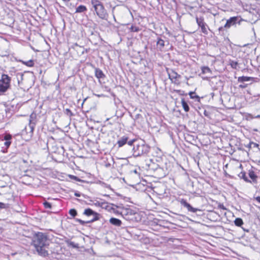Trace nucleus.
<instances>
[{"mask_svg":"<svg viewBox=\"0 0 260 260\" xmlns=\"http://www.w3.org/2000/svg\"><path fill=\"white\" fill-rule=\"evenodd\" d=\"M92 4L99 17L103 19H106L108 14L102 3L99 0H92Z\"/></svg>","mask_w":260,"mask_h":260,"instance_id":"3","label":"nucleus"},{"mask_svg":"<svg viewBox=\"0 0 260 260\" xmlns=\"http://www.w3.org/2000/svg\"><path fill=\"white\" fill-rule=\"evenodd\" d=\"M96 219L95 217H94L93 219L90 220V221H93L95 220Z\"/></svg>","mask_w":260,"mask_h":260,"instance_id":"41","label":"nucleus"},{"mask_svg":"<svg viewBox=\"0 0 260 260\" xmlns=\"http://www.w3.org/2000/svg\"><path fill=\"white\" fill-rule=\"evenodd\" d=\"M2 229L1 228H0V232H2Z\"/></svg>","mask_w":260,"mask_h":260,"instance_id":"45","label":"nucleus"},{"mask_svg":"<svg viewBox=\"0 0 260 260\" xmlns=\"http://www.w3.org/2000/svg\"><path fill=\"white\" fill-rule=\"evenodd\" d=\"M135 212H127V213H129L130 215H134L135 214Z\"/></svg>","mask_w":260,"mask_h":260,"instance_id":"39","label":"nucleus"},{"mask_svg":"<svg viewBox=\"0 0 260 260\" xmlns=\"http://www.w3.org/2000/svg\"><path fill=\"white\" fill-rule=\"evenodd\" d=\"M156 45L159 50H162L165 46V41L161 39H158L157 41Z\"/></svg>","mask_w":260,"mask_h":260,"instance_id":"11","label":"nucleus"},{"mask_svg":"<svg viewBox=\"0 0 260 260\" xmlns=\"http://www.w3.org/2000/svg\"><path fill=\"white\" fill-rule=\"evenodd\" d=\"M98 205L102 209H105L107 211H110L111 209L112 208V206L108 203L102 202L100 203L98 202Z\"/></svg>","mask_w":260,"mask_h":260,"instance_id":"8","label":"nucleus"},{"mask_svg":"<svg viewBox=\"0 0 260 260\" xmlns=\"http://www.w3.org/2000/svg\"><path fill=\"white\" fill-rule=\"evenodd\" d=\"M196 21L198 25L201 27L203 33L207 35L208 34L207 25L204 21L203 18L196 17Z\"/></svg>","mask_w":260,"mask_h":260,"instance_id":"6","label":"nucleus"},{"mask_svg":"<svg viewBox=\"0 0 260 260\" xmlns=\"http://www.w3.org/2000/svg\"><path fill=\"white\" fill-rule=\"evenodd\" d=\"M127 141V137H124V136L122 137L117 141V144L118 145V146L119 147H122L126 143Z\"/></svg>","mask_w":260,"mask_h":260,"instance_id":"12","label":"nucleus"},{"mask_svg":"<svg viewBox=\"0 0 260 260\" xmlns=\"http://www.w3.org/2000/svg\"><path fill=\"white\" fill-rule=\"evenodd\" d=\"M70 177H72V178H73L74 179H76V178H77L76 176H72V175H70Z\"/></svg>","mask_w":260,"mask_h":260,"instance_id":"42","label":"nucleus"},{"mask_svg":"<svg viewBox=\"0 0 260 260\" xmlns=\"http://www.w3.org/2000/svg\"><path fill=\"white\" fill-rule=\"evenodd\" d=\"M81 9H82L81 5H80L77 7L76 12H81Z\"/></svg>","mask_w":260,"mask_h":260,"instance_id":"29","label":"nucleus"},{"mask_svg":"<svg viewBox=\"0 0 260 260\" xmlns=\"http://www.w3.org/2000/svg\"><path fill=\"white\" fill-rule=\"evenodd\" d=\"M255 200L259 203H260V197L259 196H258V197H256L255 198Z\"/></svg>","mask_w":260,"mask_h":260,"instance_id":"31","label":"nucleus"},{"mask_svg":"<svg viewBox=\"0 0 260 260\" xmlns=\"http://www.w3.org/2000/svg\"><path fill=\"white\" fill-rule=\"evenodd\" d=\"M11 138H12V136L9 134L6 135L4 136V140H5L6 141H10Z\"/></svg>","mask_w":260,"mask_h":260,"instance_id":"24","label":"nucleus"},{"mask_svg":"<svg viewBox=\"0 0 260 260\" xmlns=\"http://www.w3.org/2000/svg\"><path fill=\"white\" fill-rule=\"evenodd\" d=\"M79 221L81 223V219H79Z\"/></svg>","mask_w":260,"mask_h":260,"instance_id":"46","label":"nucleus"},{"mask_svg":"<svg viewBox=\"0 0 260 260\" xmlns=\"http://www.w3.org/2000/svg\"><path fill=\"white\" fill-rule=\"evenodd\" d=\"M235 224L237 226H241L243 224V220L240 218H237L234 220Z\"/></svg>","mask_w":260,"mask_h":260,"instance_id":"17","label":"nucleus"},{"mask_svg":"<svg viewBox=\"0 0 260 260\" xmlns=\"http://www.w3.org/2000/svg\"><path fill=\"white\" fill-rule=\"evenodd\" d=\"M22 62L23 64H25L26 66L29 67H33L34 64V61L31 59L29 60L28 61H22Z\"/></svg>","mask_w":260,"mask_h":260,"instance_id":"18","label":"nucleus"},{"mask_svg":"<svg viewBox=\"0 0 260 260\" xmlns=\"http://www.w3.org/2000/svg\"><path fill=\"white\" fill-rule=\"evenodd\" d=\"M134 140H132V141H128V142H127V144H128L129 145L131 146V145H133V143H134Z\"/></svg>","mask_w":260,"mask_h":260,"instance_id":"32","label":"nucleus"},{"mask_svg":"<svg viewBox=\"0 0 260 260\" xmlns=\"http://www.w3.org/2000/svg\"><path fill=\"white\" fill-rule=\"evenodd\" d=\"M149 150V147L143 141L136 142L133 148V155L139 156L147 153Z\"/></svg>","mask_w":260,"mask_h":260,"instance_id":"2","label":"nucleus"},{"mask_svg":"<svg viewBox=\"0 0 260 260\" xmlns=\"http://www.w3.org/2000/svg\"><path fill=\"white\" fill-rule=\"evenodd\" d=\"M95 75L98 78H102L104 76L102 71L99 69H95Z\"/></svg>","mask_w":260,"mask_h":260,"instance_id":"15","label":"nucleus"},{"mask_svg":"<svg viewBox=\"0 0 260 260\" xmlns=\"http://www.w3.org/2000/svg\"><path fill=\"white\" fill-rule=\"evenodd\" d=\"M70 245H72L73 247H76L77 246L76 244H75L73 242H71L70 243Z\"/></svg>","mask_w":260,"mask_h":260,"instance_id":"33","label":"nucleus"},{"mask_svg":"<svg viewBox=\"0 0 260 260\" xmlns=\"http://www.w3.org/2000/svg\"><path fill=\"white\" fill-rule=\"evenodd\" d=\"M69 214L70 215V217H74L77 215V212H69Z\"/></svg>","mask_w":260,"mask_h":260,"instance_id":"26","label":"nucleus"},{"mask_svg":"<svg viewBox=\"0 0 260 260\" xmlns=\"http://www.w3.org/2000/svg\"><path fill=\"white\" fill-rule=\"evenodd\" d=\"M84 211L85 212H87V211H93V210L91 209H89V208H87V209H85L84 210Z\"/></svg>","mask_w":260,"mask_h":260,"instance_id":"34","label":"nucleus"},{"mask_svg":"<svg viewBox=\"0 0 260 260\" xmlns=\"http://www.w3.org/2000/svg\"><path fill=\"white\" fill-rule=\"evenodd\" d=\"M32 243L39 254L45 256L48 252L45 247L47 245V238L45 234L39 232L34 236Z\"/></svg>","mask_w":260,"mask_h":260,"instance_id":"1","label":"nucleus"},{"mask_svg":"<svg viewBox=\"0 0 260 260\" xmlns=\"http://www.w3.org/2000/svg\"><path fill=\"white\" fill-rule=\"evenodd\" d=\"M252 144H253L254 146H255V147H258V145L257 144H256V143H253Z\"/></svg>","mask_w":260,"mask_h":260,"instance_id":"37","label":"nucleus"},{"mask_svg":"<svg viewBox=\"0 0 260 260\" xmlns=\"http://www.w3.org/2000/svg\"><path fill=\"white\" fill-rule=\"evenodd\" d=\"M69 211H76V210L74 209H71Z\"/></svg>","mask_w":260,"mask_h":260,"instance_id":"38","label":"nucleus"},{"mask_svg":"<svg viewBox=\"0 0 260 260\" xmlns=\"http://www.w3.org/2000/svg\"><path fill=\"white\" fill-rule=\"evenodd\" d=\"M180 204L182 206L186 207L188 211H191L192 210V208L188 203L186 202L185 200L182 199L180 201Z\"/></svg>","mask_w":260,"mask_h":260,"instance_id":"13","label":"nucleus"},{"mask_svg":"<svg viewBox=\"0 0 260 260\" xmlns=\"http://www.w3.org/2000/svg\"><path fill=\"white\" fill-rule=\"evenodd\" d=\"M249 117L251 118H260V115H257L255 116H253L251 114H249Z\"/></svg>","mask_w":260,"mask_h":260,"instance_id":"28","label":"nucleus"},{"mask_svg":"<svg viewBox=\"0 0 260 260\" xmlns=\"http://www.w3.org/2000/svg\"><path fill=\"white\" fill-rule=\"evenodd\" d=\"M5 207H6V204L0 202V209L5 208Z\"/></svg>","mask_w":260,"mask_h":260,"instance_id":"30","label":"nucleus"},{"mask_svg":"<svg viewBox=\"0 0 260 260\" xmlns=\"http://www.w3.org/2000/svg\"><path fill=\"white\" fill-rule=\"evenodd\" d=\"M11 78L7 75L3 74L0 80V94L6 92L10 87Z\"/></svg>","mask_w":260,"mask_h":260,"instance_id":"4","label":"nucleus"},{"mask_svg":"<svg viewBox=\"0 0 260 260\" xmlns=\"http://www.w3.org/2000/svg\"><path fill=\"white\" fill-rule=\"evenodd\" d=\"M237 20V17H231L229 19L227 20L226 23L223 27L225 28H229L231 26L234 25Z\"/></svg>","mask_w":260,"mask_h":260,"instance_id":"7","label":"nucleus"},{"mask_svg":"<svg viewBox=\"0 0 260 260\" xmlns=\"http://www.w3.org/2000/svg\"><path fill=\"white\" fill-rule=\"evenodd\" d=\"M249 176L252 180L255 179L257 177L253 171H250L249 172Z\"/></svg>","mask_w":260,"mask_h":260,"instance_id":"20","label":"nucleus"},{"mask_svg":"<svg viewBox=\"0 0 260 260\" xmlns=\"http://www.w3.org/2000/svg\"><path fill=\"white\" fill-rule=\"evenodd\" d=\"M254 78L247 76H242L238 78V81L240 82H244L247 81H252Z\"/></svg>","mask_w":260,"mask_h":260,"instance_id":"10","label":"nucleus"},{"mask_svg":"<svg viewBox=\"0 0 260 260\" xmlns=\"http://www.w3.org/2000/svg\"><path fill=\"white\" fill-rule=\"evenodd\" d=\"M11 143V142L10 141H6V142L4 143V144L7 147H8Z\"/></svg>","mask_w":260,"mask_h":260,"instance_id":"27","label":"nucleus"},{"mask_svg":"<svg viewBox=\"0 0 260 260\" xmlns=\"http://www.w3.org/2000/svg\"><path fill=\"white\" fill-rule=\"evenodd\" d=\"M231 67L234 69H236L238 65V62L235 61H231L230 62Z\"/></svg>","mask_w":260,"mask_h":260,"instance_id":"23","label":"nucleus"},{"mask_svg":"<svg viewBox=\"0 0 260 260\" xmlns=\"http://www.w3.org/2000/svg\"><path fill=\"white\" fill-rule=\"evenodd\" d=\"M169 79L175 83L180 78L181 76L173 70H167Z\"/></svg>","mask_w":260,"mask_h":260,"instance_id":"5","label":"nucleus"},{"mask_svg":"<svg viewBox=\"0 0 260 260\" xmlns=\"http://www.w3.org/2000/svg\"><path fill=\"white\" fill-rule=\"evenodd\" d=\"M95 212H84V214H85L86 215L89 216H90V215H93L94 216H95V215L94 214V213H95Z\"/></svg>","mask_w":260,"mask_h":260,"instance_id":"25","label":"nucleus"},{"mask_svg":"<svg viewBox=\"0 0 260 260\" xmlns=\"http://www.w3.org/2000/svg\"><path fill=\"white\" fill-rule=\"evenodd\" d=\"M220 208L223 209V210H225V209L224 208L223 206L222 205V206H220Z\"/></svg>","mask_w":260,"mask_h":260,"instance_id":"40","label":"nucleus"},{"mask_svg":"<svg viewBox=\"0 0 260 260\" xmlns=\"http://www.w3.org/2000/svg\"><path fill=\"white\" fill-rule=\"evenodd\" d=\"M202 73L203 74H212V71L208 67L204 66L201 68Z\"/></svg>","mask_w":260,"mask_h":260,"instance_id":"14","label":"nucleus"},{"mask_svg":"<svg viewBox=\"0 0 260 260\" xmlns=\"http://www.w3.org/2000/svg\"><path fill=\"white\" fill-rule=\"evenodd\" d=\"M35 126V123L34 122H32V121L31 120H29V123L28 125V127L30 129V133L31 134L33 133Z\"/></svg>","mask_w":260,"mask_h":260,"instance_id":"19","label":"nucleus"},{"mask_svg":"<svg viewBox=\"0 0 260 260\" xmlns=\"http://www.w3.org/2000/svg\"><path fill=\"white\" fill-rule=\"evenodd\" d=\"M223 27H220L219 28V30H221L223 29Z\"/></svg>","mask_w":260,"mask_h":260,"instance_id":"44","label":"nucleus"},{"mask_svg":"<svg viewBox=\"0 0 260 260\" xmlns=\"http://www.w3.org/2000/svg\"><path fill=\"white\" fill-rule=\"evenodd\" d=\"M66 111H67V112H70V113L71 112L70 110L68 109H67Z\"/></svg>","mask_w":260,"mask_h":260,"instance_id":"43","label":"nucleus"},{"mask_svg":"<svg viewBox=\"0 0 260 260\" xmlns=\"http://www.w3.org/2000/svg\"><path fill=\"white\" fill-rule=\"evenodd\" d=\"M181 105L185 112H188L189 110V107L187 103L185 101L184 99L181 100Z\"/></svg>","mask_w":260,"mask_h":260,"instance_id":"16","label":"nucleus"},{"mask_svg":"<svg viewBox=\"0 0 260 260\" xmlns=\"http://www.w3.org/2000/svg\"><path fill=\"white\" fill-rule=\"evenodd\" d=\"M43 205L45 208L46 209H51V204L47 202H45L43 203Z\"/></svg>","mask_w":260,"mask_h":260,"instance_id":"22","label":"nucleus"},{"mask_svg":"<svg viewBox=\"0 0 260 260\" xmlns=\"http://www.w3.org/2000/svg\"><path fill=\"white\" fill-rule=\"evenodd\" d=\"M75 196L76 197H80V194L79 193H75Z\"/></svg>","mask_w":260,"mask_h":260,"instance_id":"36","label":"nucleus"},{"mask_svg":"<svg viewBox=\"0 0 260 260\" xmlns=\"http://www.w3.org/2000/svg\"><path fill=\"white\" fill-rule=\"evenodd\" d=\"M86 10V8L85 6H82V12L85 11Z\"/></svg>","mask_w":260,"mask_h":260,"instance_id":"35","label":"nucleus"},{"mask_svg":"<svg viewBox=\"0 0 260 260\" xmlns=\"http://www.w3.org/2000/svg\"><path fill=\"white\" fill-rule=\"evenodd\" d=\"M189 94L190 95V98L192 99L199 98V96L198 95H196V93L194 92L191 91L189 93Z\"/></svg>","mask_w":260,"mask_h":260,"instance_id":"21","label":"nucleus"},{"mask_svg":"<svg viewBox=\"0 0 260 260\" xmlns=\"http://www.w3.org/2000/svg\"><path fill=\"white\" fill-rule=\"evenodd\" d=\"M110 222L115 226H120L121 225V221L118 219L115 218H111L110 219Z\"/></svg>","mask_w":260,"mask_h":260,"instance_id":"9","label":"nucleus"},{"mask_svg":"<svg viewBox=\"0 0 260 260\" xmlns=\"http://www.w3.org/2000/svg\"><path fill=\"white\" fill-rule=\"evenodd\" d=\"M137 28H135V31H137Z\"/></svg>","mask_w":260,"mask_h":260,"instance_id":"47","label":"nucleus"}]
</instances>
